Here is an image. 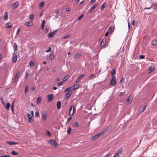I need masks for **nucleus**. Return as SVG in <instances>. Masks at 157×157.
<instances>
[{"instance_id":"nucleus-1","label":"nucleus","mask_w":157,"mask_h":157,"mask_svg":"<svg viewBox=\"0 0 157 157\" xmlns=\"http://www.w3.org/2000/svg\"><path fill=\"white\" fill-rule=\"evenodd\" d=\"M17 55L16 53H15V52L12 54V61L13 63H15L16 62L17 60Z\"/></svg>"},{"instance_id":"nucleus-2","label":"nucleus","mask_w":157,"mask_h":157,"mask_svg":"<svg viewBox=\"0 0 157 157\" xmlns=\"http://www.w3.org/2000/svg\"><path fill=\"white\" fill-rule=\"evenodd\" d=\"M116 77L115 76H113L112 78L110 81V84L112 86H115L116 84V82L115 81Z\"/></svg>"},{"instance_id":"nucleus-3","label":"nucleus","mask_w":157,"mask_h":157,"mask_svg":"<svg viewBox=\"0 0 157 157\" xmlns=\"http://www.w3.org/2000/svg\"><path fill=\"white\" fill-rule=\"evenodd\" d=\"M28 118V122L29 123H31L33 120V118L31 117V115L29 113H27L26 114Z\"/></svg>"},{"instance_id":"nucleus-4","label":"nucleus","mask_w":157,"mask_h":157,"mask_svg":"<svg viewBox=\"0 0 157 157\" xmlns=\"http://www.w3.org/2000/svg\"><path fill=\"white\" fill-rule=\"evenodd\" d=\"M57 32V30L54 31L52 33H49L48 35V38L52 37L53 36L55 35Z\"/></svg>"},{"instance_id":"nucleus-5","label":"nucleus","mask_w":157,"mask_h":157,"mask_svg":"<svg viewBox=\"0 0 157 157\" xmlns=\"http://www.w3.org/2000/svg\"><path fill=\"white\" fill-rule=\"evenodd\" d=\"M12 26V24L11 22H9L6 23L5 26L6 28L9 29Z\"/></svg>"},{"instance_id":"nucleus-6","label":"nucleus","mask_w":157,"mask_h":157,"mask_svg":"<svg viewBox=\"0 0 157 157\" xmlns=\"http://www.w3.org/2000/svg\"><path fill=\"white\" fill-rule=\"evenodd\" d=\"M20 72L19 71H17L16 72L15 76L14 77V82H15L19 78V77L20 75Z\"/></svg>"},{"instance_id":"nucleus-7","label":"nucleus","mask_w":157,"mask_h":157,"mask_svg":"<svg viewBox=\"0 0 157 157\" xmlns=\"http://www.w3.org/2000/svg\"><path fill=\"white\" fill-rule=\"evenodd\" d=\"M19 5V2L18 1H16L13 4L12 6L13 9H15L18 7Z\"/></svg>"},{"instance_id":"nucleus-8","label":"nucleus","mask_w":157,"mask_h":157,"mask_svg":"<svg viewBox=\"0 0 157 157\" xmlns=\"http://www.w3.org/2000/svg\"><path fill=\"white\" fill-rule=\"evenodd\" d=\"M48 101H52L54 95L52 94H51L48 96Z\"/></svg>"},{"instance_id":"nucleus-9","label":"nucleus","mask_w":157,"mask_h":157,"mask_svg":"<svg viewBox=\"0 0 157 157\" xmlns=\"http://www.w3.org/2000/svg\"><path fill=\"white\" fill-rule=\"evenodd\" d=\"M97 5L98 4L97 3H96L94 4L92 7L89 10V12L90 13L92 12L94 10V9L96 8V7L97 6Z\"/></svg>"},{"instance_id":"nucleus-10","label":"nucleus","mask_w":157,"mask_h":157,"mask_svg":"<svg viewBox=\"0 0 157 157\" xmlns=\"http://www.w3.org/2000/svg\"><path fill=\"white\" fill-rule=\"evenodd\" d=\"M80 85L78 84H75L73 85L72 86H71L72 89L71 90V91L75 89H78Z\"/></svg>"},{"instance_id":"nucleus-11","label":"nucleus","mask_w":157,"mask_h":157,"mask_svg":"<svg viewBox=\"0 0 157 157\" xmlns=\"http://www.w3.org/2000/svg\"><path fill=\"white\" fill-rule=\"evenodd\" d=\"M84 76V74H82L80 76H79L78 79L76 81V82L78 83L81 81L82 78Z\"/></svg>"},{"instance_id":"nucleus-12","label":"nucleus","mask_w":157,"mask_h":157,"mask_svg":"<svg viewBox=\"0 0 157 157\" xmlns=\"http://www.w3.org/2000/svg\"><path fill=\"white\" fill-rule=\"evenodd\" d=\"M42 119L43 121H45L47 118V114L46 113H42Z\"/></svg>"},{"instance_id":"nucleus-13","label":"nucleus","mask_w":157,"mask_h":157,"mask_svg":"<svg viewBox=\"0 0 157 157\" xmlns=\"http://www.w3.org/2000/svg\"><path fill=\"white\" fill-rule=\"evenodd\" d=\"M6 143L10 145H15L18 144V143L17 142L11 141H7L6 142Z\"/></svg>"},{"instance_id":"nucleus-14","label":"nucleus","mask_w":157,"mask_h":157,"mask_svg":"<svg viewBox=\"0 0 157 157\" xmlns=\"http://www.w3.org/2000/svg\"><path fill=\"white\" fill-rule=\"evenodd\" d=\"M111 128V127L110 126H109L106 128L105 130H104L102 132H100L101 135H103L105 133L107 132L110 128Z\"/></svg>"},{"instance_id":"nucleus-15","label":"nucleus","mask_w":157,"mask_h":157,"mask_svg":"<svg viewBox=\"0 0 157 157\" xmlns=\"http://www.w3.org/2000/svg\"><path fill=\"white\" fill-rule=\"evenodd\" d=\"M128 103L131 102L132 101V96H129L126 99Z\"/></svg>"},{"instance_id":"nucleus-16","label":"nucleus","mask_w":157,"mask_h":157,"mask_svg":"<svg viewBox=\"0 0 157 157\" xmlns=\"http://www.w3.org/2000/svg\"><path fill=\"white\" fill-rule=\"evenodd\" d=\"M72 94L71 91H68L67 93L66 94L65 97L66 99L68 98Z\"/></svg>"},{"instance_id":"nucleus-17","label":"nucleus","mask_w":157,"mask_h":157,"mask_svg":"<svg viewBox=\"0 0 157 157\" xmlns=\"http://www.w3.org/2000/svg\"><path fill=\"white\" fill-rule=\"evenodd\" d=\"M74 108L73 105H72L70 108L69 111V115L70 116H72V115H73L74 114V112H72V113H71V111L72 109V108Z\"/></svg>"},{"instance_id":"nucleus-18","label":"nucleus","mask_w":157,"mask_h":157,"mask_svg":"<svg viewBox=\"0 0 157 157\" xmlns=\"http://www.w3.org/2000/svg\"><path fill=\"white\" fill-rule=\"evenodd\" d=\"M33 23L32 22L28 21L25 23V25L27 26H31L32 25Z\"/></svg>"},{"instance_id":"nucleus-19","label":"nucleus","mask_w":157,"mask_h":157,"mask_svg":"<svg viewBox=\"0 0 157 157\" xmlns=\"http://www.w3.org/2000/svg\"><path fill=\"white\" fill-rule=\"evenodd\" d=\"M56 143V141L54 139H52L50 140L49 143L52 146L54 145Z\"/></svg>"},{"instance_id":"nucleus-20","label":"nucleus","mask_w":157,"mask_h":157,"mask_svg":"<svg viewBox=\"0 0 157 157\" xmlns=\"http://www.w3.org/2000/svg\"><path fill=\"white\" fill-rule=\"evenodd\" d=\"M106 43V40L103 39L101 42L100 44L102 46H104Z\"/></svg>"},{"instance_id":"nucleus-21","label":"nucleus","mask_w":157,"mask_h":157,"mask_svg":"<svg viewBox=\"0 0 157 157\" xmlns=\"http://www.w3.org/2000/svg\"><path fill=\"white\" fill-rule=\"evenodd\" d=\"M61 102L60 101H58L57 103V106L58 109H59L61 108Z\"/></svg>"},{"instance_id":"nucleus-22","label":"nucleus","mask_w":157,"mask_h":157,"mask_svg":"<svg viewBox=\"0 0 157 157\" xmlns=\"http://www.w3.org/2000/svg\"><path fill=\"white\" fill-rule=\"evenodd\" d=\"M54 57V55L53 53H50L49 56V59L50 60L52 61L53 60Z\"/></svg>"},{"instance_id":"nucleus-23","label":"nucleus","mask_w":157,"mask_h":157,"mask_svg":"<svg viewBox=\"0 0 157 157\" xmlns=\"http://www.w3.org/2000/svg\"><path fill=\"white\" fill-rule=\"evenodd\" d=\"M121 151L120 150H118L116 153L114 155V156L113 157H119V153H121Z\"/></svg>"},{"instance_id":"nucleus-24","label":"nucleus","mask_w":157,"mask_h":157,"mask_svg":"<svg viewBox=\"0 0 157 157\" xmlns=\"http://www.w3.org/2000/svg\"><path fill=\"white\" fill-rule=\"evenodd\" d=\"M94 74H92L91 75H90L89 76L88 78L89 80H91L93 78H95L96 76L94 77Z\"/></svg>"},{"instance_id":"nucleus-25","label":"nucleus","mask_w":157,"mask_h":157,"mask_svg":"<svg viewBox=\"0 0 157 157\" xmlns=\"http://www.w3.org/2000/svg\"><path fill=\"white\" fill-rule=\"evenodd\" d=\"M114 28L111 26L108 29V30L111 33H112L114 30Z\"/></svg>"},{"instance_id":"nucleus-26","label":"nucleus","mask_w":157,"mask_h":157,"mask_svg":"<svg viewBox=\"0 0 157 157\" xmlns=\"http://www.w3.org/2000/svg\"><path fill=\"white\" fill-rule=\"evenodd\" d=\"M44 5V2H42L40 4L39 6L40 9L42 8Z\"/></svg>"},{"instance_id":"nucleus-27","label":"nucleus","mask_w":157,"mask_h":157,"mask_svg":"<svg viewBox=\"0 0 157 157\" xmlns=\"http://www.w3.org/2000/svg\"><path fill=\"white\" fill-rule=\"evenodd\" d=\"M116 73V70L115 69L112 70L111 71V75L112 77L114 76H113Z\"/></svg>"},{"instance_id":"nucleus-28","label":"nucleus","mask_w":157,"mask_h":157,"mask_svg":"<svg viewBox=\"0 0 157 157\" xmlns=\"http://www.w3.org/2000/svg\"><path fill=\"white\" fill-rule=\"evenodd\" d=\"M10 105V104L8 103L5 106V108L6 110L9 109Z\"/></svg>"},{"instance_id":"nucleus-29","label":"nucleus","mask_w":157,"mask_h":157,"mask_svg":"<svg viewBox=\"0 0 157 157\" xmlns=\"http://www.w3.org/2000/svg\"><path fill=\"white\" fill-rule=\"evenodd\" d=\"M102 136L101 133H98L97 134H96L94 136V137H95V138H96V139H97L100 136Z\"/></svg>"},{"instance_id":"nucleus-30","label":"nucleus","mask_w":157,"mask_h":157,"mask_svg":"<svg viewBox=\"0 0 157 157\" xmlns=\"http://www.w3.org/2000/svg\"><path fill=\"white\" fill-rule=\"evenodd\" d=\"M147 107V105H144L142 108L140 110L141 112H143Z\"/></svg>"},{"instance_id":"nucleus-31","label":"nucleus","mask_w":157,"mask_h":157,"mask_svg":"<svg viewBox=\"0 0 157 157\" xmlns=\"http://www.w3.org/2000/svg\"><path fill=\"white\" fill-rule=\"evenodd\" d=\"M151 44L152 45H155L157 44V40H154L151 42Z\"/></svg>"},{"instance_id":"nucleus-32","label":"nucleus","mask_w":157,"mask_h":157,"mask_svg":"<svg viewBox=\"0 0 157 157\" xmlns=\"http://www.w3.org/2000/svg\"><path fill=\"white\" fill-rule=\"evenodd\" d=\"M41 98L40 97H39L37 98V100L36 101V103L37 104H38L41 101Z\"/></svg>"},{"instance_id":"nucleus-33","label":"nucleus","mask_w":157,"mask_h":157,"mask_svg":"<svg viewBox=\"0 0 157 157\" xmlns=\"http://www.w3.org/2000/svg\"><path fill=\"white\" fill-rule=\"evenodd\" d=\"M69 78V77L68 76H66L63 78V81L64 82H66L68 80Z\"/></svg>"},{"instance_id":"nucleus-34","label":"nucleus","mask_w":157,"mask_h":157,"mask_svg":"<svg viewBox=\"0 0 157 157\" xmlns=\"http://www.w3.org/2000/svg\"><path fill=\"white\" fill-rule=\"evenodd\" d=\"M34 17V15L33 14L30 15L29 16V20L31 21H33V20Z\"/></svg>"},{"instance_id":"nucleus-35","label":"nucleus","mask_w":157,"mask_h":157,"mask_svg":"<svg viewBox=\"0 0 157 157\" xmlns=\"http://www.w3.org/2000/svg\"><path fill=\"white\" fill-rule=\"evenodd\" d=\"M29 71H26V75H25V79H27L28 78L29 76Z\"/></svg>"},{"instance_id":"nucleus-36","label":"nucleus","mask_w":157,"mask_h":157,"mask_svg":"<svg viewBox=\"0 0 157 157\" xmlns=\"http://www.w3.org/2000/svg\"><path fill=\"white\" fill-rule=\"evenodd\" d=\"M17 45L16 43H15L14 44V52H15V51H17Z\"/></svg>"},{"instance_id":"nucleus-37","label":"nucleus","mask_w":157,"mask_h":157,"mask_svg":"<svg viewBox=\"0 0 157 157\" xmlns=\"http://www.w3.org/2000/svg\"><path fill=\"white\" fill-rule=\"evenodd\" d=\"M8 15L7 14L6 12L4 14V20H6L8 19Z\"/></svg>"},{"instance_id":"nucleus-38","label":"nucleus","mask_w":157,"mask_h":157,"mask_svg":"<svg viewBox=\"0 0 157 157\" xmlns=\"http://www.w3.org/2000/svg\"><path fill=\"white\" fill-rule=\"evenodd\" d=\"M29 87L26 86L25 88V93H27L28 92L29 90Z\"/></svg>"},{"instance_id":"nucleus-39","label":"nucleus","mask_w":157,"mask_h":157,"mask_svg":"<svg viewBox=\"0 0 157 157\" xmlns=\"http://www.w3.org/2000/svg\"><path fill=\"white\" fill-rule=\"evenodd\" d=\"M72 89V87H68L67 88L64 90L65 92H66L67 91H69L70 90H71Z\"/></svg>"},{"instance_id":"nucleus-40","label":"nucleus","mask_w":157,"mask_h":157,"mask_svg":"<svg viewBox=\"0 0 157 157\" xmlns=\"http://www.w3.org/2000/svg\"><path fill=\"white\" fill-rule=\"evenodd\" d=\"M154 70V68L153 67H151L149 69L148 72L149 73L151 72V71H153Z\"/></svg>"},{"instance_id":"nucleus-41","label":"nucleus","mask_w":157,"mask_h":157,"mask_svg":"<svg viewBox=\"0 0 157 157\" xmlns=\"http://www.w3.org/2000/svg\"><path fill=\"white\" fill-rule=\"evenodd\" d=\"M11 111L13 113L14 112V103L13 102L12 103L11 106Z\"/></svg>"},{"instance_id":"nucleus-42","label":"nucleus","mask_w":157,"mask_h":157,"mask_svg":"<svg viewBox=\"0 0 157 157\" xmlns=\"http://www.w3.org/2000/svg\"><path fill=\"white\" fill-rule=\"evenodd\" d=\"M71 130V128L70 127H69L67 130V133L69 134H70Z\"/></svg>"},{"instance_id":"nucleus-43","label":"nucleus","mask_w":157,"mask_h":157,"mask_svg":"<svg viewBox=\"0 0 157 157\" xmlns=\"http://www.w3.org/2000/svg\"><path fill=\"white\" fill-rule=\"evenodd\" d=\"M81 55L79 53H78L77 54H76V55H75V58H78L79 57H80Z\"/></svg>"},{"instance_id":"nucleus-44","label":"nucleus","mask_w":157,"mask_h":157,"mask_svg":"<svg viewBox=\"0 0 157 157\" xmlns=\"http://www.w3.org/2000/svg\"><path fill=\"white\" fill-rule=\"evenodd\" d=\"M11 154L13 155H17L18 154V153L16 152L15 151H13L12 152Z\"/></svg>"},{"instance_id":"nucleus-45","label":"nucleus","mask_w":157,"mask_h":157,"mask_svg":"<svg viewBox=\"0 0 157 157\" xmlns=\"http://www.w3.org/2000/svg\"><path fill=\"white\" fill-rule=\"evenodd\" d=\"M29 64L30 67H33L34 66V64L33 61H30L29 63Z\"/></svg>"},{"instance_id":"nucleus-46","label":"nucleus","mask_w":157,"mask_h":157,"mask_svg":"<svg viewBox=\"0 0 157 157\" xmlns=\"http://www.w3.org/2000/svg\"><path fill=\"white\" fill-rule=\"evenodd\" d=\"M45 22V21L44 20H43V22H42V25H41L42 29L43 30L44 29Z\"/></svg>"},{"instance_id":"nucleus-47","label":"nucleus","mask_w":157,"mask_h":157,"mask_svg":"<svg viewBox=\"0 0 157 157\" xmlns=\"http://www.w3.org/2000/svg\"><path fill=\"white\" fill-rule=\"evenodd\" d=\"M84 16V14H82V15H81L80 16L78 19V20L79 21Z\"/></svg>"},{"instance_id":"nucleus-48","label":"nucleus","mask_w":157,"mask_h":157,"mask_svg":"<svg viewBox=\"0 0 157 157\" xmlns=\"http://www.w3.org/2000/svg\"><path fill=\"white\" fill-rule=\"evenodd\" d=\"M39 115V113L38 111H37L36 112L35 115L36 117H38Z\"/></svg>"},{"instance_id":"nucleus-49","label":"nucleus","mask_w":157,"mask_h":157,"mask_svg":"<svg viewBox=\"0 0 157 157\" xmlns=\"http://www.w3.org/2000/svg\"><path fill=\"white\" fill-rule=\"evenodd\" d=\"M0 157H10V155H0Z\"/></svg>"},{"instance_id":"nucleus-50","label":"nucleus","mask_w":157,"mask_h":157,"mask_svg":"<svg viewBox=\"0 0 157 157\" xmlns=\"http://www.w3.org/2000/svg\"><path fill=\"white\" fill-rule=\"evenodd\" d=\"M79 124L78 122H76L75 123V127H77L78 126Z\"/></svg>"},{"instance_id":"nucleus-51","label":"nucleus","mask_w":157,"mask_h":157,"mask_svg":"<svg viewBox=\"0 0 157 157\" xmlns=\"http://www.w3.org/2000/svg\"><path fill=\"white\" fill-rule=\"evenodd\" d=\"M62 83H63V82H59L57 85V86L58 87L60 86L61 85H62Z\"/></svg>"},{"instance_id":"nucleus-52","label":"nucleus","mask_w":157,"mask_h":157,"mask_svg":"<svg viewBox=\"0 0 157 157\" xmlns=\"http://www.w3.org/2000/svg\"><path fill=\"white\" fill-rule=\"evenodd\" d=\"M47 134L49 136H50L51 135L50 132L48 131H47Z\"/></svg>"},{"instance_id":"nucleus-53","label":"nucleus","mask_w":157,"mask_h":157,"mask_svg":"<svg viewBox=\"0 0 157 157\" xmlns=\"http://www.w3.org/2000/svg\"><path fill=\"white\" fill-rule=\"evenodd\" d=\"M70 36L69 35H68L64 36L63 37V39H66L69 37Z\"/></svg>"},{"instance_id":"nucleus-54","label":"nucleus","mask_w":157,"mask_h":157,"mask_svg":"<svg viewBox=\"0 0 157 157\" xmlns=\"http://www.w3.org/2000/svg\"><path fill=\"white\" fill-rule=\"evenodd\" d=\"M72 118V117H71V116H70V117H69L67 119V122H68L70 120H71V119Z\"/></svg>"},{"instance_id":"nucleus-55","label":"nucleus","mask_w":157,"mask_h":157,"mask_svg":"<svg viewBox=\"0 0 157 157\" xmlns=\"http://www.w3.org/2000/svg\"><path fill=\"white\" fill-rule=\"evenodd\" d=\"M51 48L50 47H49V48H48V50H46V52H50V51H51Z\"/></svg>"},{"instance_id":"nucleus-56","label":"nucleus","mask_w":157,"mask_h":157,"mask_svg":"<svg viewBox=\"0 0 157 157\" xmlns=\"http://www.w3.org/2000/svg\"><path fill=\"white\" fill-rule=\"evenodd\" d=\"M105 7V5L104 4H102L101 6V9H103Z\"/></svg>"},{"instance_id":"nucleus-57","label":"nucleus","mask_w":157,"mask_h":157,"mask_svg":"<svg viewBox=\"0 0 157 157\" xmlns=\"http://www.w3.org/2000/svg\"><path fill=\"white\" fill-rule=\"evenodd\" d=\"M140 57L141 59H143L144 58L145 56L143 55H141L140 56Z\"/></svg>"},{"instance_id":"nucleus-58","label":"nucleus","mask_w":157,"mask_h":157,"mask_svg":"<svg viewBox=\"0 0 157 157\" xmlns=\"http://www.w3.org/2000/svg\"><path fill=\"white\" fill-rule=\"evenodd\" d=\"M20 28H18L17 30V33H16V35H18V33L19 32V31H20Z\"/></svg>"},{"instance_id":"nucleus-59","label":"nucleus","mask_w":157,"mask_h":157,"mask_svg":"<svg viewBox=\"0 0 157 157\" xmlns=\"http://www.w3.org/2000/svg\"><path fill=\"white\" fill-rule=\"evenodd\" d=\"M110 154L109 153L106 155H105L104 157H108L109 155H110Z\"/></svg>"},{"instance_id":"nucleus-60","label":"nucleus","mask_w":157,"mask_h":157,"mask_svg":"<svg viewBox=\"0 0 157 157\" xmlns=\"http://www.w3.org/2000/svg\"><path fill=\"white\" fill-rule=\"evenodd\" d=\"M72 109H73V112H74H74H75L76 111V109L74 106V108H72Z\"/></svg>"},{"instance_id":"nucleus-61","label":"nucleus","mask_w":157,"mask_h":157,"mask_svg":"<svg viewBox=\"0 0 157 157\" xmlns=\"http://www.w3.org/2000/svg\"><path fill=\"white\" fill-rule=\"evenodd\" d=\"M95 0H91L90 2L91 3L93 4L95 2Z\"/></svg>"},{"instance_id":"nucleus-62","label":"nucleus","mask_w":157,"mask_h":157,"mask_svg":"<svg viewBox=\"0 0 157 157\" xmlns=\"http://www.w3.org/2000/svg\"><path fill=\"white\" fill-rule=\"evenodd\" d=\"M66 10L67 11H70L71 10V9L69 8H67L66 9Z\"/></svg>"},{"instance_id":"nucleus-63","label":"nucleus","mask_w":157,"mask_h":157,"mask_svg":"<svg viewBox=\"0 0 157 157\" xmlns=\"http://www.w3.org/2000/svg\"><path fill=\"white\" fill-rule=\"evenodd\" d=\"M109 32H106L105 34V36H108L109 35Z\"/></svg>"},{"instance_id":"nucleus-64","label":"nucleus","mask_w":157,"mask_h":157,"mask_svg":"<svg viewBox=\"0 0 157 157\" xmlns=\"http://www.w3.org/2000/svg\"><path fill=\"white\" fill-rule=\"evenodd\" d=\"M123 80H124V79H123V78H121V79L120 80V83H121L123 81Z\"/></svg>"}]
</instances>
